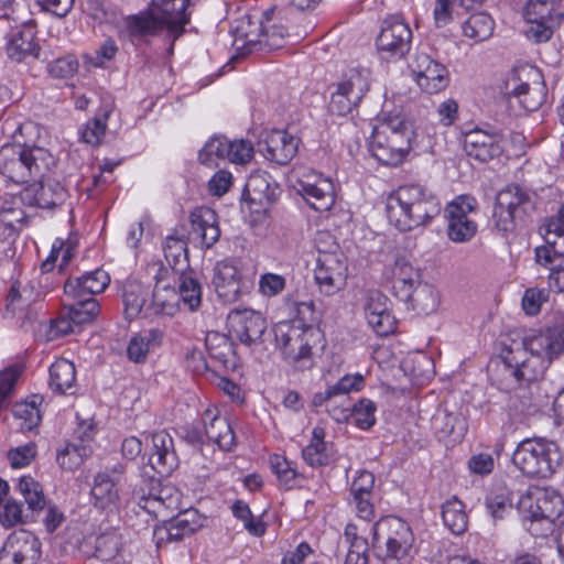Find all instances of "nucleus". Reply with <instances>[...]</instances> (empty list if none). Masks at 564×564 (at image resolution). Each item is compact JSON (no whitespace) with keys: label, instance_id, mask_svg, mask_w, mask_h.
Returning <instances> with one entry per match:
<instances>
[{"label":"nucleus","instance_id":"obj_50","mask_svg":"<svg viewBox=\"0 0 564 564\" xmlns=\"http://www.w3.org/2000/svg\"><path fill=\"white\" fill-rule=\"evenodd\" d=\"M286 303L294 315L293 322L296 325L303 326L304 328H308L310 332H313L312 327L318 319L313 301L299 302L292 301L288 297Z\"/></svg>","mask_w":564,"mask_h":564},{"label":"nucleus","instance_id":"obj_27","mask_svg":"<svg viewBox=\"0 0 564 564\" xmlns=\"http://www.w3.org/2000/svg\"><path fill=\"white\" fill-rule=\"evenodd\" d=\"M213 284L218 296L226 303L239 300L245 288L241 272L231 260L215 265Z\"/></svg>","mask_w":564,"mask_h":564},{"label":"nucleus","instance_id":"obj_21","mask_svg":"<svg viewBox=\"0 0 564 564\" xmlns=\"http://www.w3.org/2000/svg\"><path fill=\"white\" fill-rule=\"evenodd\" d=\"M417 85L429 94H436L448 86V70L425 53H417L411 64Z\"/></svg>","mask_w":564,"mask_h":564},{"label":"nucleus","instance_id":"obj_10","mask_svg":"<svg viewBox=\"0 0 564 564\" xmlns=\"http://www.w3.org/2000/svg\"><path fill=\"white\" fill-rule=\"evenodd\" d=\"M370 87V73L364 68H351L343 75L330 95L328 111L333 116L345 117L361 102Z\"/></svg>","mask_w":564,"mask_h":564},{"label":"nucleus","instance_id":"obj_17","mask_svg":"<svg viewBox=\"0 0 564 564\" xmlns=\"http://www.w3.org/2000/svg\"><path fill=\"white\" fill-rule=\"evenodd\" d=\"M520 512H528V517L542 516L555 521L564 511L562 496L553 488L530 487L518 501Z\"/></svg>","mask_w":564,"mask_h":564},{"label":"nucleus","instance_id":"obj_28","mask_svg":"<svg viewBox=\"0 0 564 564\" xmlns=\"http://www.w3.org/2000/svg\"><path fill=\"white\" fill-rule=\"evenodd\" d=\"M64 310L69 319H59L56 322V329L58 333L67 334L74 332L70 323L75 325H83L91 323L100 312V304L95 297H74L66 296L64 302Z\"/></svg>","mask_w":564,"mask_h":564},{"label":"nucleus","instance_id":"obj_52","mask_svg":"<svg viewBox=\"0 0 564 564\" xmlns=\"http://www.w3.org/2000/svg\"><path fill=\"white\" fill-rule=\"evenodd\" d=\"M3 508L0 511V523L6 528H12L23 524L30 517V511H25L22 505L13 498H9L2 503Z\"/></svg>","mask_w":564,"mask_h":564},{"label":"nucleus","instance_id":"obj_24","mask_svg":"<svg viewBox=\"0 0 564 564\" xmlns=\"http://www.w3.org/2000/svg\"><path fill=\"white\" fill-rule=\"evenodd\" d=\"M365 317L379 336H388L395 329V318L389 308V299L380 291H369L365 296Z\"/></svg>","mask_w":564,"mask_h":564},{"label":"nucleus","instance_id":"obj_4","mask_svg":"<svg viewBox=\"0 0 564 564\" xmlns=\"http://www.w3.org/2000/svg\"><path fill=\"white\" fill-rule=\"evenodd\" d=\"M371 532L373 549L380 550V540H386L384 552L377 553L382 564H411L415 554V539L406 522L398 517H383L375 522Z\"/></svg>","mask_w":564,"mask_h":564},{"label":"nucleus","instance_id":"obj_22","mask_svg":"<svg viewBox=\"0 0 564 564\" xmlns=\"http://www.w3.org/2000/svg\"><path fill=\"white\" fill-rule=\"evenodd\" d=\"M231 332L240 343L251 346L259 344L268 328L267 319L260 312L253 310H236L228 315Z\"/></svg>","mask_w":564,"mask_h":564},{"label":"nucleus","instance_id":"obj_36","mask_svg":"<svg viewBox=\"0 0 564 564\" xmlns=\"http://www.w3.org/2000/svg\"><path fill=\"white\" fill-rule=\"evenodd\" d=\"M304 460L312 467L329 465L335 460L333 444L324 441V430L315 427L311 443L302 451Z\"/></svg>","mask_w":564,"mask_h":564},{"label":"nucleus","instance_id":"obj_42","mask_svg":"<svg viewBox=\"0 0 564 564\" xmlns=\"http://www.w3.org/2000/svg\"><path fill=\"white\" fill-rule=\"evenodd\" d=\"M488 513L495 519H503L513 510V496L507 487H495L486 496Z\"/></svg>","mask_w":564,"mask_h":564},{"label":"nucleus","instance_id":"obj_61","mask_svg":"<svg viewBox=\"0 0 564 564\" xmlns=\"http://www.w3.org/2000/svg\"><path fill=\"white\" fill-rule=\"evenodd\" d=\"M228 161L231 163L245 164L249 162L254 153L253 145L248 140H229Z\"/></svg>","mask_w":564,"mask_h":564},{"label":"nucleus","instance_id":"obj_3","mask_svg":"<svg viewBox=\"0 0 564 564\" xmlns=\"http://www.w3.org/2000/svg\"><path fill=\"white\" fill-rule=\"evenodd\" d=\"M191 229L187 237L175 230L163 242L164 257L167 264L177 273L186 271L189 267L187 243L192 242L200 248L213 247L220 237L218 216L209 207L200 206L189 214Z\"/></svg>","mask_w":564,"mask_h":564},{"label":"nucleus","instance_id":"obj_32","mask_svg":"<svg viewBox=\"0 0 564 564\" xmlns=\"http://www.w3.org/2000/svg\"><path fill=\"white\" fill-rule=\"evenodd\" d=\"M6 53L15 62H22L28 57H37L40 47L35 42V35L31 28L11 30L6 35Z\"/></svg>","mask_w":564,"mask_h":564},{"label":"nucleus","instance_id":"obj_7","mask_svg":"<svg viewBox=\"0 0 564 564\" xmlns=\"http://www.w3.org/2000/svg\"><path fill=\"white\" fill-rule=\"evenodd\" d=\"M52 163L53 158L48 150L36 145L20 147L11 156L8 149L0 152L1 173L17 184L43 176Z\"/></svg>","mask_w":564,"mask_h":564},{"label":"nucleus","instance_id":"obj_8","mask_svg":"<svg viewBox=\"0 0 564 564\" xmlns=\"http://www.w3.org/2000/svg\"><path fill=\"white\" fill-rule=\"evenodd\" d=\"M490 378L492 383L509 394L507 405L516 413H525L533 409V390L520 378L516 362L509 360V350L502 351L500 360L495 364Z\"/></svg>","mask_w":564,"mask_h":564},{"label":"nucleus","instance_id":"obj_1","mask_svg":"<svg viewBox=\"0 0 564 564\" xmlns=\"http://www.w3.org/2000/svg\"><path fill=\"white\" fill-rule=\"evenodd\" d=\"M509 360L516 362L520 378L533 389L551 362L564 352V314L554 313L544 330L508 347Z\"/></svg>","mask_w":564,"mask_h":564},{"label":"nucleus","instance_id":"obj_57","mask_svg":"<svg viewBox=\"0 0 564 564\" xmlns=\"http://www.w3.org/2000/svg\"><path fill=\"white\" fill-rule=\"evenodd\" d=\"M12 413L15 419L21 421L22 430L31 431L41 421L40 410L34 402H17L13 405Z\"/></svg>","mask_w":564,"mask_h":564},{"label":"nucleus","instance_id":"obj_14","mask_svg":"<svg viewBox=\"0 0 564 564\" xmlns=\"http://www.w3.org/2000/svg\"><path fill=\"white\" fill-rule=\"evenodd\" d=\"M412 37L405 20L399 14H392L382 21L376 45L382 58L399 59L410 52Z\"/></svg>","mask_w":564,"mask_h":564},{"label":"nucleus","instance_id":"obj_18","mask_svg":"<svg viewBox=\"0 0 564 564\" xmlns=\"http://www.w3.org/2000/svg\"><path fill=\"white\" fill-rule=\"evenodd\" d=\"M41 556V543L29 531L12 532L0 549V564H35Z\"/></svg>","mask_w":564,"mask_h":564},{"label":"nucleus","instance_id":"obj_45","mask_svg":"<svg viewBox=\"0 0 564 564\" xmlns=\"http://www.w3.org/2000/svg\"><path fill=\"white\" fill-rule=\"evenodd\" d=\"M177 295L178 299L188 306L191 311L197 310L202 304L200 283L189 273L182 272L178 276Z\"/></svg>","mask_w":564,"mask_h":564},{"label":"nucleus","instance_id":"obj_63","mask_svg":"<svg viewBox=\"0 0 564 564\" xmlns=\"http://www.w3.org/2000/svg\"><path fill=\"white\" fill-rule=\"evenodd\" d=\"M364 377L359 373L346 375L340 378L335 384L329 386L338 399L347 401V394L350 391H359L364 387Z\"/></svg>","mask_w":564,"mask_h":564},{"label":"nucleus","instance_id":"obj_29","mask_svg":"<svg viewBox=\"0 0 564 564\" xmlns=\"http://www.w3.org/2000/svg\"><path fill=\"white\" fill-rule=\"evenodd\" d=\"M149 466L159 476H169L178 466L174 442L167 432L159 431L152 435Z\"/></svg>","mask_w":564,"mask_h":564},{"label":"nucleus","instance_id":"obj_62","mask_svg":"<svg viewBox=\"0 0 564 564\" xmlns=\"http://www.w3.org/2000/svg\"><path fill=\"white\" fill-rule=\"evenodd\" d=\"M154 536L156 539V545L160 547L165 543L180 542L185 536H188V534L183 532L173 519H170L165 521L163 527L154 530Z\"/></svg>","mask_w":564,"mask_h":564},{"label":"nucleus","instance_id":"obj_48","mask_svg":"<svg viewBox=\"0 0 564 564\" xmlns=\"http://www.w3.org/2000/svg\"><path fill=\"white\" fill-rule=\"evenodd\" d=\"M229 139L226 137H213L199 151V162L207 166L218 165L219 160H228Z\"/></svg>","mask_w":564,"mask_h":564},{"label":"nucleus","instance_id":"obj_16","mask_svg":"<svg viewBox=\"0 0 564 564\" xmlns=\"http://www.w3.org/2000/svg\"><path fill=\"white\" fill-rule=\"evenodd\" d=\"M276 347L289 362L306 359L312 354L311 338L313 332L294 322H280L274 328Z\"/></svg>","mask_w":564,"mask_h":564},{"label":"nucleus","instance_id":"obj_31","mask_svg":"<svg viewBox=\"0 0 564 564\" xmlns=\"http://www.w3.org/2000/svg\"><path fill=\"white\" fill-rule=\"evenodd\" d=\"M206 438L223 451L235 445V433L227 417L219 415L217 409H207L202 415Z\"/></svg>","mask_w":564,"mask_h":564},{"label":"nucleus","instance_id":"obj_12","mask_svg":"<svg viewBox=\"0 0 564 564\" xmlns=\"http://www.w3.org/2000/svg\"><path fill=\"white\" fill-rule=\"evenodd\" d=\"M532 208L530 195L519 185H508L496 197L492 213L495 228L507 234L516 228L518 219H522Z\"/></svg>","mask_w":564,"mask_h":564},{"label":"nucleus","instance_id":"obj_23","mask_svg":"<svg viewBox=\"0 0 564 564\" xmlns=\"http://www.w3.org/2000/svg\"><path fill=\"white\" fill-rule=\"evenodd\" d=\"M67 197V189L55 180L29 185L20 193V200L23 205L46 209L64 204Z\"/></svg>","mask_w":564,"mask_h":564},{"label":"nucleus","instance_id":"obj_35","mask_svg":"<svg viewBox=\"0 0 564 564\" xmlns=\"http://www.w3.org/2000/svg\"><path fill=\"white\" fill-rule=\"evenodd\" d=\"M117 485L118 477H112L108 471L98 473L90 491L94 506L102 510L116 506L119 501Z\"/></svg>","mask_w":564,"mask_h":564},{"label":"nucleus","instance_id":"obj_6","mask_svg":"<svg viewBox=\"0 0 564 564\" xmlns=\"http://www.w3.org/2000/svg\"><path fill=\"white\" fill-rule=\"evenodd\" d=\"M315 246L318 250L317 265L314 271L315 281L322 293L333 295L346 284L348 271L346 258L328 232H318Z\"/></svg>","mask_w":564,"mask_h":564},{"label":"nucleus","instance_id":"obj_43","mask_svg":"<svg viewBox=\"0 0 564 564\" xmlns=\"http://www.w3.org/2000/svg\"><path fill=\"white\" fill-rule=\"evenodd\" d=\"M18 491L28 505V511L31 513L44 509L46 505L43 488L39 481L31 476H23L15 486Z\"/></svg>","mask_w":564,"mask_h":564},{"label":"nucleus","instance_id":"obj_33","mask_svg":"<svg viewBox=\"0 0 564 564\" xmlns=\"http://www.w3.org/2000/svg\"><path fill=\"white\" fill-rule=\"evenodd\" d=\"M390 271L392 289L394 290L395 295L400 300L409 299L411 295L410 292H413V289L421 283L419 270L405 259H398Z\"/></svg>","mask_w":564,"mask_h":564},{"label":"nucleus","instance_id":"obj_19","mask_svg":"<svg viewBox=\"0 0 564 564\" xmlns=\"http://www.w3.org/2000/svg\"><path fill=\"white\" fill-rule=\"evenodd\" d=\"M252 25L251 20L247 17V21L241 20L240 25L237 28L239 39L235 40L238 48L245 47L251 51L252 47L264 42L270 48H280L286 37L291 36L288 28L281 23L272 25H256L254 30H249Z\"/></svg>","mask_w":564,"mask_h":564},{"label":"nucleus","instance_id":"obj_58","mask_svg":"<svg viewBox=\"0 0 564 564\" xmlns=\"http://www.w3.org/2000/svg\"><path fill=\"white\" fill-rule=\"evenodd\" d=\"M522 513V523L525 530L533 536L545 538L553 532L554 521L542 518V516L528 517V512Z\"/></svg>","mask_w":564,"mask_h":564},{"label":"nucleus","instance_id":"obj_55","mask_svg":"<svg viewBox=\"0 0 564 564\" xmlns=\"http://www.w3.org/2000/svg\"><path fill=\"white\" fill-rule=\"evenodd\" d=\"M108 111L89 120L80 131L82 140L90 145L97 147L101 143L107 128Z\"/></svg>","mask_w":564,"mask_h":564},{"label":"nucleus","instance_id":"obj_51","mask_svg":"<svg viewBox=\"0 0 564 564\" xmlns=\"http://www.w3.org/2000/svg\"><path fill=\"white\" fill-rule=\"evenodd\" d=\"M376 403L362 398L351 408V422L361 430H368L376 423Z\"/></svg>","mask_w":564,"mask_h":564},{"label":"nucleus","instance_id":"obj_34","mask_svg":"<svg viewBox=\"0 0 564 564\" xmlns=\"http://www.w3.org/2000/svg\"><path fill=\"white\" fill-rule=\"evenodd\" d=\"M51 390L58 394H75L76 392V369L75 365L65 359L59 358L50 367Z\"/></svg>","mask_w":564,"mask_h":564},{"label":"nucleus","instance_id":"obj_46","mask_svg":"<svg viewBox=\"0 0 564 564\" xmlns=\"http://www.w3.org/2000/svg\"><path fill=\"white\" fill-rule=\"evenodd\" d=\"M410 293L409 299H402L401 301L409 303L413 310L423 314H430L436 310L438 297L431 285L420 283L413 289V292Z\"/></svg>","mask_w":564,"mask_h":564},{"label":"nucleus","instance_id":"obj_47","mask_svg":"<svg viewBox=\"0 0 564 564\" xmlns=\"http://www.w3.org/2000/svg\"><path fill=\"white\" fill-rule=\"evenodd\" d=\"M527 22L546 21L561 23L563 14L547 0H529L524 9Z\"/></svg>","mask_w":564,"mask_h":564},{"label":"nucleus","instance_id":"obj_41","mask_svg":"<svg viewBox=\"0 0 564 564\" xmlns=\"http://www.w3.org/2000/svg\"><path fill=\"white\" fill-rule=\"evenodd\" d=\"M442 519L448 530L456 535L463 534L467 530L468 516L464 503L456 497L443 505Z\"/></svg>","mask_w":564,"mask_h":564},{"label":"nucleus","instance_id":"obj_40","mask_svg":"<svg viewBox=\"0 0 564 564\" xmlns=\"http://www.w3.org/2000/svg\"><path fill=\"white\" fill-rule=\"evenodd\" d=\"M149 295V289L135 280H129L123 284L122 299L124 316L131 321L142 311Z\"/></svg>","mask_w":564,"mask_h":564},{"label":"nucleus","instance_id":"obj_2","mask_svg":"<svg viewBox=\"0 0 564 564\" xmlns=\"http://www.w3.org/2000/svg\"><path fill=\"white\" fill-rule=\"evenodd\" d=\"M386 212L391 225L410 231L430 224L441 213V203L421 185H403L388 196Z\"/></svg>","mask_w":564,"mask_h":564},{"label":"nucleus","instance_id":"obj_53","mask_svg":"<svg viewBox=\"0 0 564 564\" xmlns=\"http://www.w3.org/2000/svg\"><path fill=\"white\" fill-rule=\"evenodd\" d=\"M270 466L281 486L292 488L296 478V470L292 462L284 456L274 454L270 457Z\"/></svg>","mask_w":564,"mask_h":564},{"label":"nucleus","instance_id":"obj_25","mask_svg":"<svg viewBox=\"0 0 564 564\" xmlns=\"http://www.w3.org/2000/svg\"><path fill=\"white\" fill-rule=\"evenodd\" d=\"M503 134L499 131L487 132L481 129L468 131L464 137V150L468 156L487 162L499 156L502 151Z\"/></svg>","mask_w":564,"mask_h":564},{"label":"nucleus","instance_id":"obj_30","mask_svg":"<svg viewBox=\"0 0 564 564\" xmlns=\"http://www.w3.org/2000/svg\"><path fill=\"white\" fill-rule=\"evenodd\" d=\"M110 283L108 272L97 269L77 278H68L64 284L66 296L74 297H94L95 294L102 293Z\"/></svg>","mask_w":564,"mask_h":564},{"label":"nucleus","instance_id":"obj_56","mask_svg":"<svg viewBox=\"0 0 564 564\" xmlns=\"http://www.w3.org/2000/svg\"><path fill=\"white\" fill-rule=\"evenodd\" d=\"M413 126L411 121L406 120L400 115L383 116L379 126H377L371 134V138H376L377 143L386 142V135L393 132H399L403 128Z\"/></svg>","mask_w":564,"mask_h":564},{"label":"nucleus","instance_id":"obj_60","mask_svg":"<svg viewBox=\"0 0 564 564\" xmlns=\"http://www.w3.org/2000/svg\"><path fill=\"white\" fill-rule=\"evenodd\" d=\"M173 521L188 535L203 527V518L196 509L188 508L174 516Z\"/></svg>","mask_w":564,"mask_h":564},{"label":"nucleus","instance_id":"obj_49","mask_svg":"<svg viewBox=\"0 0 564 564\" xmlns=\"http://www.w3.org/2000/svg\"><path fill=\"white\" fill-rule=\"evenodd\" d=\"M176 286L167 290L154 289L151 306L155 314L173 316L178 310Z\"/></svg>","mask_w":564,"mask_h":564},{"label":"nucleus","instance_id":"obj_11","mask_svg":"<svg viewBox=\"0 0 564 564\" xmlns=\"http://www.w3.org/2000/svg\"><path fill=\"white\" fill-rule=\"evenodd\" d=\"M161 476H150L144 471L139 486L133 489L132 498L149 513L158 516L162 510L174 511L181 506V491L172 484H163Z\"/></svg>","mask_w":564,"mask_h":564},{"label":"nucleus","instance_id":"obj_37","mask_svg":"<svg viewBox=\"0 0 564 564\" xmlns=\"http://www.w3.org/2000/svg\"><path fill=\"white\" fill-rule=\"evenodd\" d=\"M300 191L307 204L317 212H327L335 203L333 184L327 180L314 184L303 182Z\"/></svg>","mask_w":564,"mask_h":564},{"label":"nucleus","instance_id":"obj_44","mask_svg":"<svg viewBox=\"0 0 564 564\" xmlns=\"http://www.w3.org/2000/svg\"><path fill=\"white\" fill-rule=\"evenodd\" d=\"M495 22L492 18L485 12L471 14L463 24L465 36L475 42H482L492 35Z\"/></svg>","mask_w":564,"mask_h":564},{"label":"nucleus","instance_id":"obj_54","mask_svg":"<svg viewBox=\"0 0 564 564\" xmlns=\"http://www.w3.org/2000/svg\"><path fill=\"white\" fill-rule=\"evenodd\" d=\"M231 511L237 519H239L243 522L245 529L250 534H252L254 536H261L264 534V532H265L264 523L261 520L254 519L252 517L251 510L245 501L237 500L232 505Z\"/></svg>","mask_w":564,"mask_h":564},{"label":"nucleus","instance_id":"obj_9","mask_svg":"<svg viewBox=\"0 0 564 564\" xmlns=\"http://www.w3.org/2000/svg\"><path fill=\"white\" fill-rule=\"evenodd\" d=\"M152 2H154L152 0ZM165 6L153 3L149 11L140 12L127 19V29L132 42H145L164 29L183 26L188 22L186 10H166Z\"/></svg>","mask_w":564,"mask_h":564},{"label":"nucleus","instance_id":"obj_39","mask_svg":"<svg viewBox=\"0 0 564 564\" xmlns=\"http://www.w3.org/2000/svg\"><path fill=\"white\" fill-rule=\"evenodd\" d=\"M162 339L163 333L158 328L134 335L127 347L128 358L135 364L144 362L150 349L160 346Z\"/></svg>","mask_w":564,"mask_h":564},{"label":"nucleus","instance_id":"obj_26","mask_svg":"<svg viewBox=\"0 0 564 564\" xmlns=\"http://www.w3.org/2000/svg\"><path fill=\"white\" fill-rule=\"evenodd\" d=\"M259 152L279 165L288 164L296 154L299 139L283 130H272L258 143Z\"/></svg>","mask_w":564,"mask_h":564},{"label":"nucleus","instance_id":"obj_59","mask_svg":"<svg viewBox=\"0 0 564 564\" xmlns=\"http://www.w3.org/2000/svg\"><path fill=\"white\" fill-rule=\"evenodd\" d=\"M549 300V291L545 289L530 288L522 297V308L527 315H536L541 305Z\"/></svg>","mask_w":564,"mask_h":564},{"label":"nucleus","instance_id":"obj_64","mask_svg":"<svg viewBox=\"0 0 564 564\" xmlns=\"http://www.w3.org/2000/svg\"><path fill=\"white\" fill-rule=\"evenodd\" d=\"M435 424L440 425L441 432L446 435L455 434L457 431L464 430V420L459 414L449 413L447 411H438L434 416Z\"/></svg>","mask_w":564,"mask_h":564},{"label":"nucleus","instance_id":"obj_38","mask_svg":"<svg viewBox=\"0 0 564 564\" xmlns=\"http://www.w3.org/2000/svg\"><path fill=\"white\" fill-rule=\"evenodd\" d=\"M245 193L252 203L270 204L276 199L279 187L271 184L270 176L267 173L256 172L248 177Z\"/></svg>","mask_w":564,"mask_h":564},{"label":"nucleus","instance_id":"obj_5","mask_svg":"<svg viewBox=\"0 0 564 564\" xmlns=\"http://www.w3.org/2000/svg\"><path fill=\"white\" fill-rule=\"evenodd\" d=\"M562 462L557 444L542 437L521 441L512 454L513 465L531 478L552 476Z\"/></svg>","mask_w":564,"mask_h":564},{"label":"nucleus","instance_id":"obj_15","mask_svg":"<svg viewBox=\"0 0 564 564\" xmlns=\"http://www.w3.org/2000/svg\"><path fill=\"white\" fill-rule=\"evenodd\" d=\"M476 206V199L468 195L457 196L446 205L444 217L447 221V236L452 241L463 243L475 237L478 227L468 214L473 213Z\"/></svg>","mask_w":564,"mask_h":564},{"label":"nucleus","instance_id":"obj_20","mask_svg":"<svg viewBox=\"0 0 564 564\" xmlns=\"http://www.w3.org/2000/svg\"><path fill=\"white\" fill-rule=\"evenodd\" d=\"M414 138L413 126L403 128L399 132L386 135L387 141L377 143L376 138H370L369 151L371 155L384 165H397L403 161L411 149Z\"/></svg>","mask_w":564,"mask_h":564},{"label":"nucleus","instance_id":"obj_13","mask_svg":"<svg viewBox=\"0 0 564 564\" xmlns=\"http://www.w3.org/2000/svg\"><path fill=\"white\" fill-rule=\"evenodd\" d=\"M506 94L516 97L528 111L539 109L545 97L541 74L529 65L514 68L506 80Z\"/></svg>","mask_w":564,"mask_h":564}]
</instances>
